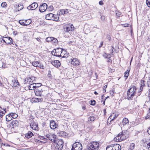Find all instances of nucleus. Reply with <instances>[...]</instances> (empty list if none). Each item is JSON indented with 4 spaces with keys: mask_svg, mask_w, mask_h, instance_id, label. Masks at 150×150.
I'll list each match as a JSON object with an SVG mask.
<instances>
[{
    "mask_svg": "<svg viewBox=\"0 0 150 150\" xmlns=\"http://www.w3.org/2000/svg\"><path fill=\"white\" fill-rule=\"evenodd\" d=\"M33 135V134L31 132L29 131L27 133L25 134V136L26 138H30Z\"/></svg>",
    "mask_w": 150,
    "mask_h": 150,
    "instance_id": "obj_26",
    "label": "nucleus"
},
{
    "mask_svg": "<svg viewBox=\"0 0 150 150\" xmlns=\"http://www.w3.org/2000/svg\"><path fill=\"white\" fill-rule=\"evenodd\" d=\"M136 88L135 86H132L129 89L127 93V98L128 100H132L136 93Z\"/></svg>",
    "mask_w": 150,
    "mask_h": 150,
    "instance_id": "obj_1",
    "label": "nucleus"
},
{
    "mask_svg": "<svg viewBox=\"0 0 150 150\" xmlns=\"http://www.w3.org/2000/svg\"><path fill=\"white\" fill-rule=\"evenodd\" d=\"M63 28L64 31L65 32H67L69 31L74 30L75 29L73 24L70 23L64 25V26Z\"/></svg>",
    "mask_w": 150,
    "mask_h": 150,
    "instance_id": "obj_4",
    "label": "nucleus"
},
{
    "mask_svg": "<svg viewBox=\"0 0 150 150\" xmlns=\"http://www.w3.org/2000/svg\"><path fill=\"white\" fill-rule=\"evenodd\" d=\"M115 12L116 16L118 17H119L120 16V15L121 14V12L118 11H115Z\"/></svg>",
    "mask_w": 150,
    "mask_h": 150,
    "instance_id": "obj_42",
    "label": "nucleus"
},
{
    "mask_svg": "<svg viewBox=\"0 0 150 150\" xmlns=\"http://www.w3.org/2000/svg\"><path fill=\"white\" fill-rule=\"evenodd\" d=\"M34 79V77H32L31 78L30 77L27 78L28 84H31L33 83Z\"/></svg>",
    "mask_w": 150,
    "mask_h": 150,
    "instance_id": "obj_31",
    "label": "nucleus"
},
{
    "mask_svg": "<svg viewBox=\"0 0 150 150\" xmlns=\"http://www.w3.org/2000/svg\"><path fill=\"white\" fill-rule=\"evenodd\" d=\"M99 145V143L97 142H91L88 145L86 150H98Z\"/></svg>",
    "mask_w": 150,
    "mask_h": 150,
    "instance_id": "obj_3",
    "label": "nucleus"
},
{
    "mask_svg": "<svg viewBox=\"0 0 150 150\" xmlns=\"http://www.w3.org/2000/svg\"><path fill=\"white\" fill-rule=\"evenodd\" d=\"M82 146L81 144L79 142H75L72 146L71 150H82Z\"/></svg>",
    "mask_w": 150,
    "mask_h": 150,
    "instance_id": "obj_5",
    "label": "nucleus"
},
{
    "mask_svg": "<svg viewBox=\"0 0 150 150\" xmlns=\"http://www.w3.org/2000/svg\"><path fill=\"white\" fill-rule=\"evenodd\" d=\"M13 33L14 35H16L17 34V32L16 31H14L13 32Z\"/></svg>",
    "mask_w": 150,
    "mask_h": 150,
    "instance_id": "obj_60",
    "label": "nucleus"
},
{
    "mask_svg": "<svg viewBox=\"0 0 150 150\" xmlns=\"http://www.w3.org/2000/svg\"><path fill=\"white\" fill-rule=\"evenodd\" d=\"M3 41L7 44H13L12 39L10 37H4L3 38Z\"/></svg>",
    "mask_w": 150,
    "mask_h": 150,
    "instance_id": "obj_10",
    "label": "nucleus"
},
{
    "mask_svg": "<svg viewBox=\"0 0 150 150\" xmlns=\"http://www.w3.org/2000/svg\"><path fill=\"white\" fill-rule=\"evenodd\" d=\"M112 146L113 150H120L121 149V146L117 144H112Z\"/></svg>",
    "mask_w": 150,
    "mask_h": 150,
    "instance_id": "obj_20",
    "label": "nucleus"
},
{
    "mask_svg": "<svg viewBox=\"0 0 150 150\" xmlns=\"http://www.w3.org/2000/svg\"><path fill=\"white\" fill-rule=\"evenodd\" d=\"M31 22L30 20H20L19 21V23L22 25L27 26L29 25Z\"/></svg>",
    "mask_w": 150,
    "mask_h": 150,
    "instance_id": "obj_9",
    "label": "nucleus"
},
{
    "mask_svg": "<svg viewBox=\"0 0 150 150\" xmlns=\"http://www.w3.org/2000/svg\"><path fill=\"white\" fill-rule=\"evenodd\" d=\"M99 4L100 5H102L103 4V2L102 1H100L99 2Z\"/></svg>",
    "mask_w": 150,
    "mask_h": 150,
    "instance_id": "obj_59",
    "label": "nucleus"
},
{
    "mask_svg": "<svg viewBox=\"0 0 150 150\" xmlns=\"http://www.w3.org/2000/svg\"><path fill=\"white\" fill-rule=\"evenodd\" d=\"M54 15L52 13L48 14L46 15L45 18L47 20H52Z\"/></svg>",
    "mask_w": 150,
    "mask_h": 150,
    "instance_id": "obj_22",
    "label": "nucleus"
},
{
    "mask_svg": "<svg viewBox=\"0 0 150 150\" xmlns=\"http://www.w3.org/2000/svg\"><path fill=\"white\" fill-rule=\"evenodd\" d=\"M12 84L13 85V87H17L19 86V84L17 80L14 79L12 80Z\"/></svg>",
    "mask_w": 150,
    "mask_h": 150,
    "instance_id": "obj_19",
    "label": "nucleus"
},
{
    "mask_svg": "<svg viewBox=\"0 0 150 150\" xmlns=\"http://www.w3.org/2000/svg\"><path fill=\"white\" fill-rule=\"evenodd\" d=\"M35 92V95L37 96H44V95L42 94L43 91L41 89H36Z\"/></svg>",
    "mask_w": 150,
    "mask_h": 150,
    "instance_id": "obj_14",
    "label": "nucleus"
},
{
    "mask_svg": "<svg viewBox=\"0 0 150 150\" xmlns=\"http://www.w3.org/2000/svg\"><path fill=\"white\" fill-rule=\"evenodd\" d=\"M95 119V117L93 116H90L88 118V121L91 122L93 121H94Z\"/></svg>",
    "mask_w": 150,
    "mask_h": 150,
    "instance_id": "obj_34",
    "label": "nucleus"
},
{
    "mask_svg": "<svg viewBox=\"0 0 150 150\" xmlns=\"http://www.w3.org/2000/svg\"><path fill=\"white\" fill-rule=\"evenodd\" d=\"M71 64L75 65L77 66L80 64V62L79 60L76 58H73V59H71Z\"/></svg>",
    "mask_w": 150,
    "mask_h": 150,
    "instance_id": "obj_16",
    "label": "nucleus"
},
{
    "mask_svg": "<svg viewBox=\"0 0 150 150\" xmlns=\"http://www.w3.org/2000/svg\"><path fill=\"white\" fill-rule=\"evenodd\" d=\"M23 83L24 84H28V81L27 79V78L25 79V80L23 82Z\"/></svg>",
    "mask_w": 150,
    "mask_h": 150,
    "instance_id": "obj_51",
    "label": "nucleus"
},
{
    "mask_svg": "<svg viewBox=\"0 0 150 150\" xmlns=\"http://www.w3.org/2000/svg\"><path fill=\"white\" fill-rule=\"evenodd\" d=\"M68 13V10L66 9H61L60 10L59 13L60 14L64 15L67 14Z\"/></svg>",
    "mask_w": 150,
    "mask_h": 150,
    "instance_id": "obj_30",
    "label": "nucleus"
},
{
    "mask_svg": "<svg viewBox=\"0 0 150 150\" xmlns=\"http://www.w3.org/2000/svg\"><path fill=\"white\" fill-rule=\"evenodd\" d=\"M18 11L21 10L23 8V5H21V4H18Z\"/></svg>",
    "mask_w": 150,
    "mask_h": 150,
    "instance_id": "obj_40",
    "label": "nucleus"
},
{
    "mask_svg": "<svg viewBox=\"0 0 150 150\" xmlns=\"http://www.w3.org/2000/svg\"><path fill=\"white\" fill-rule=\"evenodd\" d=\"M116 117H116V115L114 114L113 113L111 114L108 119V122L109 121L110 122L111 121L114 120Z\"/></svg>",
    "mask_w": 150,
    "mask_h": 150,
    "instance_id": "obj_25",
    "label": "nucleus"
},
{
    "mask_svg": "<svg viewBox=\"0 0 150 150\" xmlns=\"http://www.w3.org/2000/svg\"><path fill=\"white\" fill-rule=\"evenodd\" d=\"M55 49H54L53 50L52 52V54L53 55H54V56H55V54H56V53H55Z\"/></svg>",
    "mask_w": 150,
    "mask_h": 150,
    "instance_id": "obj_55",
    "label": "nucleus"
},
{
    "mask_svg": "<svg viewBox=\"0 0 150 150\" xmlns=\"http://www.w3.org/2000/svg\"><path fill=\"white\" fill-rule=\"evenodd\" d=\"M114 48L112 46L110 50H111V54L112 55H114V54H113V52H114Z\"/></svg>",
    "mask_w": 150,
    "mask_h": 150,
    "instance_id": "obj_45",
    "label": "nucleus"
},
{
    "mask_svg": "<svg viewBox=\"0 0 150 150\" xmlns=\"http://www.w3.org/2000/svg\"><path fill=\"white\" fill-rule=\"evenodd\" d=\"M147 148L149 150H150V142L147 144Z\"/></svg>",
    "mask_w": 150,
    "mask_h": 150,
    "instance_id": "obj_52",
    "label": "nucleus"
},
{
    "mask_svg": "<svg viewBox=\"0 0 150 150\" xmlns=\"http://www.w3.org/2000/svg\"><path fill=\"white\" fill-rule=\"evenodd\" d=\"M106 150H113L112 144L108 145L106 147Z\"/></svg>",
    "mask_w": 150,
    "mask_h": 150,
    "instance_id": "obj_38",
    "label": "nucleus"
},
{
    "mask_svg": "<svg viewBox=\"0 0 150 150\" xmlns=\"http://www.w3.org/2000/svg\"><path fill=\"white\" fill-rule=\"evenodd\" d=\"M51 63L56 67H58L60 66L61 63L59 60L52 61Z\"/></svg>",
    "mask_w": 150,
    "mask_h": 150,
    "instance_id": "obj_15",
    "label": "nucleus"
},
{
    "mask_svg": "<svg viewBox=\"0 0 150 150\" xmlns=\"http://www.w3.org/2000/svg\"><path fill=\"white\" fill-rule=\"evenodd\" d=\"M38 7V4L34 2L28 6L27 7V8L29 10H34L35 9Z\"/></svg>",
    "mask_w": 150,
    "mask_h": 150,
    "instance_id": "obj_12",
    "label": "nucleus"
},
{
    "mask_svg": "<svg viewBox=\"0 0 150 150\" xmlns=\"http://www.w3.org/2000/svg\"><path fill=\"white\" fill-rule=\"evenodd\" d=\"M6 5V2H5L2 3L1 5V7L3 8L5 7Z\"/></svg>",
    "mask_w": 150,
    "mask_h": 150,
    "instance_id": "obj_47",
    "label": "nucleus"
},
{
    "mask_svg": "<svg viewBox=\"0 0 150 150\" xmlns=\"http://www.w3.org/2000/svg\"><path fill=\"white\" fill-rule=\"evenodd\" d=\"M30 126L33 129L35 130H38L39 129L38 124L34 122L33 121L30 123Z\"/></svg>",
    "mask_w": 150,
    "mask_h": 150,
    "instance_id": "obj_11",
    "label": "nucleus"
},
{
    "mask_svg": "<svg viewBox=\"0 0 150 150\" xmlns=\"http://www.w3.org/2000/svg\"><path fill=\"white\" fill-rule=\"evenodd\" d=\"M11 124L13 127L17 126L18 125V122L16 120H13L11 122Z\"/></svg>",
    "mask_w": 150,
    "mask_h": 150,
    "instance_id": "obj_28",
    "label": "nucleus"
},
{
    "mask_svg": "<svg viewBox=\"0 0 150 150\" xmlns=\"http://www.w3.org/2000/svg\"><path fill=\"white\" fill-rule=\"evenodd\" d=\"M107 87V86L106 85H105L103 86V92L104 93L106 92V91L105 89Z\"/></svg>",
    "mask_w": 150,
    "mask_h": 150,
    "instance_id": "obj_54",
    "label": "nucleus"
},
{
    "mask_svg": "<svg viewBox=\"0 0 150 150\" xmlns=\"http://www.w3.org/2000/svg\"><path fill=\"white\" fill-rule=\"evenodd\" d=\"M147 85L148 87H150V81H147Z\"/></svg>",
    "mask_w": 150,
    "mask_h": 150,
    "instance_id": "obj_62",
    "label": "nucleus"
},
{
    "mask_svg": "<svg viewBox=\"0 0 150 150\" xmlns=\"http://www.w3.org/2000/svg\"><path fill=\"white\" fill-rule=\"evenodd\" d=\"M37 88L36 83H32L30 84V85H28V88L29 90H33L35 88Z\"/></svg>",
    "mask_w": 150,
    "mask_h": 150,
    "instance_id": "obj_23",
    "label": "nucleus"
},
{
    "mask_svg": "<svg viewBox=\"0 0 150 150\" xmlns=\"http://www.w3.org/2000/svg\"><path fill=\"white\" fill-rule=\"evenodd\" d=\"M47 4L45 3H43L39 7V11L41 12H43L47 10Z\"/></svg>",
    "mask_w": 150,
    "mask_h": 150,
    "instance_id": "obj_8",
    "label": "nucleus"
},
{
    "mask_svg": "<svg viewBox=\"0 0 150 150\" xmlns=\"http://www.w3.org/2000/svg\"><path fill=\"white\" fill-rule=\"evenodd\" d=\"M135 145L134 143H132L130 145V148L128 150H133L135 147Z\"/></svg>",
    "mask_w": 150,
    "mask_h": 150,
    "instance_id": "obj_37",
    "label": "nucleus"
},
{
    "mask_svg": "<svg viewBox=\"0 0 150 150\" xmlns=\"http://www.w3.org/2000/svg\"><path fill=\"white\" fill-rule=\"evenodd\" d=\"M57 41H58L57 39L53 37V39H52V42H53L57 43Z\"/></svg>",
    "mask_w": 150,
    "mask_h": 150,
    "instance_id": "obj_49",
    "label": "nucleus"
},
{
    "mask_svg": "<svg viewBox=\"0 0 150 150\" xmlns=\"http://www.w3.org/2000/svg\"><path fill=\"white\" fill-rule=\"evenodd\" d=\"M82 109L83 110H85L86 109V107L84 105H82Z\"/></svg>",
    "mask_w": 150,
    "mask_h": 150,
    "instance_id": "obj_63",
    "label": "nucleus"
},
{
    "mask_svg": "<svg viewBox=\"0 0 150 150\" xmlns=\"http://www.w3.org/2000/svg\"><path fill=\"white\" fill-rule=\"evenodd\" d=\"M59 136L65 137L67 135V133L64 131H60L59 132Z\"/></svg>",
    "mask_w": 150,
    "mask_h": 150,
    "instance_id": "obj_29",
    "label": "nucleus"
},
{
    "mask_svg": "<svg viewBox=\"0 0 150 150\" xmlns=\"http://www.w3.org/2000/svg\"><path fill=\"white\" fill-rule=\"evenodd\" d=\"M68 53H67V51L65 50H64V49H62V52H61V56H60V57H61L62 58L66 57Z\"/></svg>",
    "mask_w": 150,
    "mask_h": 150,
    "instance_id": "obj_24",
    "label": "nucleus"
},
{
    "mask_svg": "<svg viewBox=\"0 0 150 150\" xmlns=\"http://www.w3.org/2000/svg\"><path fill=\"white\" fill-rule=\"evenodd\" d=\"M38 137L40 139L44 140L45 141H46L47 139V138H45L44 137L39 136H38Z\"/></svg>",
    "mask_w": 150,
    "mask_h": 150,
    "instance_id": "obj_43",
    "label": "nucleus"
},
{
    "mask_svg": "<svg viewBox=\"0 0 150 150\" xmlns=\"http://www.w3.org/2000/svg\"><path fill=\"white\" fill-rule=\"evenodd\" d=\"M149 112L147 114V116L146 117L147 118L150 119V108L149 109Z\"/></svg>",
    "mask_w": 150,
    "mask_h": 150,
    "instance_id": "obj_50",
    "label": "nucleus"
},
{
    "mask_svg": "<svg viewBox=\"0 0 150 150\" xmlns=\"http://www.w3.org/2000/svg\"><path fill=\"white\" fill-rule=\"evenodd\" d=\"M145 81L144 80H142L141 83H142L141 84H142L143 86H145Z\"/></svg>",
    "mask_w": 150,
    "mask_h": 150,
    "instance_id": "obj_57",
    "label": "nucleus"
},
{
    "mask_svg": "<svg viewBox=\"0 0 150 150\" xmlns=\"http://www.w3.org/2000/svg\"><path fill=\"white\" fill-rule=\"evenodd\" d=\"M59 17L56 15H54L53 16V19L52 20L54 21H59Z\"/></svg>",
    "mask_w": 150,
    "mask_h": 150,
    "instance_id": "obj_35",
    "label": "nucleus"
},
{
    "mask_svg": "<svg viewBox=\"0 0 150 150\" xmlns=\"http://www.w3.org/2000/svg\"><path fill=\"white\" fill-rule=\"evenodd\" d=\"M62 49L60 48H57L55 49V56L60 57L61 56V52H62Z\"/></svg>",
    "mask_w": 150,
    "mask_h": 150,
    "instance_id": "obj_18",
    "label": "nucleus"
},
{
    "mask_svg": "<svg viewBox=\"0 0 150 150\" xmlns=\"http://www.w3.org/2000/svg\"><path fill=\"white\" fill-rule=\"evenodd\" d=\"M52 39H53V37H48L46 38V41L47 42H49L52 41Z\"/></svg>",
    "mask_w": 150,
    "mask_h": 150,
    "instance_id": "obj_39",
    "label": "nucleus"
},
{
    "mask_svg": "<svg viewBox=\"0 0 150 150\" xmlns=\"http://www.w3.org/2000/svg\"><path fill=\"white\" fill-rule=\"evenodd\" d=\"M11 115H10V114H9L7 115H6V121L8 122L10 121L12 119V118L11 117Z\"/></svg>",
    "mask_w": 150,
    "mask_h": 150,
    "instance_id": "obj_33",
    "label": "nucleus"
},
{
    "mask_svg": "<svg viewBox=\"0 0 150 150\" xmlns=\"http://www.w3.org/2000/svg\"><path fill=\"white\" fill-rule=\"evenodd\" d=\"M53 8L52 6H50L48 8V10L50 11H51L53 10Z\"/></svg>",
    "mask_w": 150,
    "mask_h": 150,
    "instance_id": "obj_48",
    "label": "nucleus"
},
{
    "mask_svg": "<svg viewBox=\"0 0 150 150\" xmlns=\"http://www.w3.org/2000/svg\"><path fill=\"white\" fill-rule=\"evenodd\" d=\"M130 69L127 70L124 73V77L125 78V79H126L129 76Z\"/></svg>",
    "mask_w": 150,
    "mask_h": 150,
    "instance_id": "obj_32",
    "label": "nucleus"
},
{
    "mask_svg": "<svg viewBox=\"0 0 150 150\" xmlns=\"http://www.w3.org/2000/svg\"><path fill=\"white\" fill-rule=\"evenodd\" d=\"M146 4L148 6L150 7V0H146Z\"/></svg>",
    "mask_w": 150,
    "mask_h": 150,
    "instance_id": "obj_46",
    "label": "nucleus"
},
{
    "mask_svg": "<svg viewBox=\"0 0 150 150\" xmlns=\"http://www.w3.org/2000/svg\"><path fill=\"white\" fill-rule=\"evenodd\" d=\"M100 19L103 21H105V17L103 16H101L100 17Z\"/></svg>",
    "mask_w": 150,
    "mask_h": 150,
    "instance_id": "obj_53",
    "label": "nucleus"
},
{
    "mask_svg": "<svg viewBox=\"0 0 150 150\" xmlns=\"http://www.w3.org/2000/svg\"><path fill=\"white\" fill-rule=\"evenodd\" d=\"M103 41L101 42L100 43V45L99 46V47L100 48V47H101L103 45Z\"/></svg>",
    "mask_w": 150,
    "mask_h": 150,
    "instance_id": "obj_58",
    "label": "nucleus"
},
{
    "mask_svg": "<svg viewBox=\"0 0 150 150\" xmlns=\"http://www.w3.org/2000/svg\"><path fill=\"white\" fill-rule=\"evenodd\" d=\"M46 137L47 138H48L52 142H55L56 139V136L55 135L53 136L52 135L50 134H47L46 135Z\"/></svg>",
    "mask_w": 150,
    "mask_h": 150,
    "instance_id": "obj_13",
    "label": "nucleus"
},
{
    "mask_svg": "<svg viewBox=\"0 0 150 150\" xmlns=\"http://www.w3.org/2000/svg\"><path fill=\"white\" fill-rule=\"evenodd\" d=\"M36 84L37 88L39 86H41V85H42L41 83H36Z\"/></svg>",
    "mask_w": 150,
    "mask_h": 150,
    "instance_id": "obj_56",
    "label": "nucleus"
},
{
    "mask_svg": "<svg viewBox=\"0 0 150 150\" xmlns=\"http://www.w3.org/2000/svg\"><path fill=\"white\" fill-rule=\"evenodd\" d=\"M122 124L123 126L128 125L129 124V120L128 119L125 118L122 121Z\"/></svg>",
    "mask_w": 150,
    "mask_h": 150,
    "instance_id": "obj_27",
    "label": "nucleus"
},
{
    "mask_svg": "<svg viewBox=\"0 0 150 150\" xmlns=\"http://www.w3.org/2000/svg\"><path fill=\"white\" fill-rule=\"evenodd\" d=\"M58 125H57L55 122L53 120H51L50 122V127L51 129H54L56 128Z\"/></svg>",
    "mask_w": 150,
    "mask_h": 150,
    "instance_id": "obj_17",
    "label": "nucleus"
},
{
    "mask_svg": "<svg viewBox=\"0 0 150 150\" xmlns=\"http://www.w3.org/2000/svg\"><path fill=\"white\" fill-rule=\"evenodd\" d=\"M55 142H54L55 144H57V145L59 146L58 149L59 150H61L63 148L64 145V142L62 139H58L57 138H56Z\"/></svg>",
    "mask_w": 150,
    "mask_h": 150,
    "instance_id": "obj_6",
    "label": "nucleus"
},
{
    "mask_svg": "<svg viewBox=\"0 0 150 150\" xmlns=\"http://www.w3.org/2000/svg\"><path fill=\"white\" fill-rule=\"evenodd\" d=\"M43 100V99L42 98H32L31 99V101L32 102H42Z\"/></svg>",
    "mask_w": 150,
    "mask_h": 150,
    "instance_id": "obj_21",
    "label": "nucleus"
},
{
    "mask_svg": "<svg viewBox=\"0 0 150 150\" xmlns=\"http://www.w3.org/2000/svg\"><path fill=\"white\" fill-rule=\"evenodd\" d=\"M90 103L91 105H94L96 103V101L95 100H91V103Z\"/></svg>",
    "mask_w": 150,
    "mask_h": 150,
    "instance_id": "obj_41",
    "label": "nucleus"
},
{
    "mask_svg": "<svg viewBox=\"0 0 150 150\" xmlns=\"http://www.w3.org/2000/svg\"><path fill=\"white\" fill-rule=\"evenodd\" d=\"M103 56L105 57V58H110L111 56H109V57H108V55L107 53H105L103 55Z\"/></svg>",
    "mask_w": 150,
    "mask_h": 150,
    "instance_id": "obj_44",
    "label": "nucleus"
},
{
    "mask_svg": "<svg viewBox=\"0 0 150 150\" xmlns=\"http://www.w3.org/2000/svg\"><path fill=\"white\" fill-rule=\"evenodd\" d=\"M128 136L127 132L122 131L115 137L114 140L117 142H121L126 139Z\"/></svg>",
    "mask_w": 150,
    "mask_h": 150,
    "instance_id": "obj_2",
    "label": "nucleus"
},
{
    "mask_svg": "<svg viewBox=\"0 0 150 150\" xmlns=\"http://www.w3.org/2000/svg\"><path fill=\"white\" fill-rule=\"evenodd\" d=\"M10 114L11 115V117L12 118H16L18 116V115L16 113L12 112L10 113Z\"/></svg>",
    "mask_w": 150,
    "mask_h": 150,
    "instance_id": "obj_36",
    "label": "nucleus"
},
{
    "mask_svg": "<svg viewBox=\"0 0 150 150\" xmlns=\"http://www.w3.org/2000/svg\"><path fill=\"white\" fill-rule=\"evenodd\" d=\"M147 132L149 134H150V127L148 129Z\"/></svg>",
    "mask_w": 150,
    "mask_h": 150,
    "instance_id": "obj_61",
    "label": "nucleus"
},
{
    "mask_svg": "<svg viewBox=\"0 0 150 150\" xmlns=\"http://www.w3.org/2000/svg\"><path fill=\"white\" fill-rule=\"evenodd\" d=\"M148 96L149 97V99L150 100V89L149 90Z\"/></svg>",
    "mask_w": 150,
    "mask_h": 150,
    "instance_id": "obj_64",
    "label": "nucleus"
},
{
    "mask_svg": "<svg viewBox=\"0 0 150 150\" xmlns=\"http://www.w3.org/2000/svg\"><path fill=\"white\" fill-rule=\"evenodd\" d=\"M32 65L34 67H38L41 69H44V66L40 62L38 61H34L32 62Z\"/></svg>",
    "mask_w": 150,
    "mask_h": 150,
    "instance_id": "obj_7",
    "label": "nucleus"
}]
</instances>
